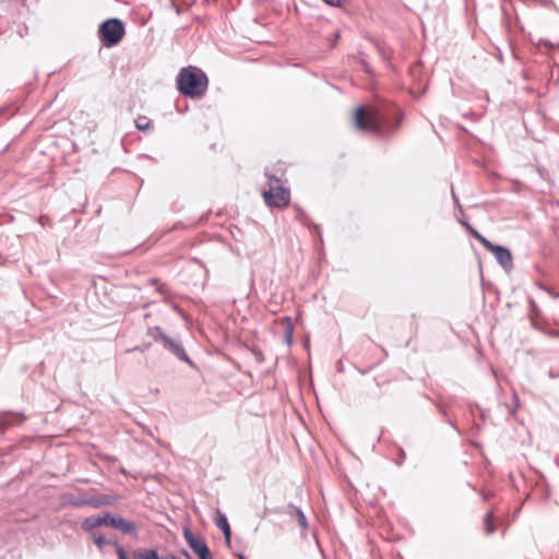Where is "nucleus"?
Instances as JSON below:
<instances>
[{
	"instance_id": "obj_20",
	"label": "nucleus",
	"mask_w": 559,
	"mask_h": 559,
	"mask_svg": "<svg viewBox=\"0 0 559 559\" xmlns=\"http://www.w3.org/2000/svg\"><path fill=\"white\" fill-rule=\"evenodd\" d=\"M144 120H145V118H143V119L140 118L135 121V127L138 130L144 131L150 128V124H151L150 121H144Z\"/></svg>"
},
{
	"instance_id": "obj_12",
	"label": "nucleus",
	"mask_w": 559,
	"mask_h": 559,
	"mask_svg": "<svg viewBox=\"0 0 559 559\" xmlns=\"http://www.w3.org/2000/svg\"><path fill=\"white\" fill-rule=\"evenodd\" d=\"M215 525L223 532L226 543L230 544L231 530L227 518L219 510L216 512Z\"/></svg>"
},
{
	"instance_id": "obj_22",
	"label": "nucleus",
	"mask_w": 559,
	"mask_h": 559,
	"mask_svg": "<svg viewBox=\"0 0 559 559\" xmlns=\"http://www.w3.org/2000/svg\"><path fill=\"white\" fill-rule=\"evenodd\" d=\"M116 552H117L118 559H129L124 549L119 545L116 546Z\"/></svg>"
},
{
	"instance_id": "obj_3",
	"label": "nucleus",
	"mask_w": 559,
	"mask_h": 559,
	"mask_svg": "<svg viewBox=\"0 0 559 559\" xmlns=\"http://www.w3.org/2000/svg\"><path fill=\"white\" fill-rule=\"evenodd\" d=\"M147 334L152 336L155 342L160 343L164 349L171 353L178 359L189 364L190 366L193 365L178 338L166 335L159 326L150 328Z\"/></svg>"
},
{
	"instance_id": "obj_17",
	"label": "nucleus",
	"mask_w": 559,
	"mask_h": 559,
	"mask_svg": "<svg viewBox=\"0 0 559 559\" xmlns=\"http://www.w3.org/2000/svg\"><path fill=\"white\" fill-rule=\"evenodd\" d=\"M467 229L468 231L471 233V235L477 239L485 248H487L488 246H490V241L485 238L481 234H479L476 229H474L473 227H471L469 225H467Z\"/></svg>"
},
{
	"instance_id": "obj_24",
	"label": "nucleus",
	"mask_w": 559,
	"mask_h": 559,
	"mask_svg": "<svg viewBox=\"0 0 559 559\" xmlns=\"http://www.w3.org/2000/svg\"><path fill=\"white\" fill-rule=\"evenodd\" d=\"M542 46L552 47V45H551V44H549V43H548V41H546V40H540V41H539V47H542Z\"/></svg>"
},
{
	"instance_id": "obj_9",
	"label": "nucleus",
	"mask_w": 559,
	"mask_h": 559,
	"mask_svg": "<svg viewBox=\"0 0 559 559\" xmlns=\"http://www.w3.org/2000/svg\"><path fill=\"white\" fill-rule=\"evenodd\" d=\"M110 522V527L116 528L126 535H130L133 538H138V528L134 522L114 514Z\"/></svg>"
},
{
	"instance_id": "obj_1",
	"label": "nucleus",
	"mask_w": 559,
	"mask_h": 559,
	"mask_svg": "<svg viewBox=\"0 0 559 559\" xmlns=\"http://www.w3.org/2000/svg\"><path fill=\"white\" fill-rule=\"evenodd\" d=\"M209 80L205 73L192 66L182 68L177 76V88L192 98L202 97L207 90Z\"/></svg>"
},
{
	"instance_id": "obj_7",
	"label": "nucleus",
	"mask_w": 559,
	"mask_h": 559,
	"mask_svg": "<svg viewBox=\"0 0 559 559\" xmlns=\"http://www.w3.org/2000/svg\"><path fill=\"white\" fill-rule=\"evenodd\" d=\"M486 249L495 255L497 262L506 271H510L512 269V266H513L512 254L508 248L490 243V246H488Z\"/></svg>"
},
{
	"instance_id": "obj_15",
	"label": "nucleus",
	"mask_w": 559,
	"mask_h": 559,
	"mask_svg": "<svg viewBox=\"0 0 559 559\" xmlns=\"http://www.w3.org/2000/svg\"><path fill=\"white\" fill-rule=\"evenodd\" d=\"M492 520H493V512L490 511V512L486 513V515L484 518V531L487 535H491L496 531V526L493 525Z\"/></svg>"
},
{
	"instance_id": "obj_11",
	"label": "nucleus",
	"mask_w": 559,
	"mask_h": 559,
	"mask_svg": "<svg viewBox=\"0 0 559 559\" xmlns=\"http://www.w3.org/2000/svg\"><path fill=\"white\" fill-rule=\"evenodd\" d=\"M115 502V497L110 495L87 496V507L94 509H98L104 506H112Z\"/></svg>"
},
{
	"instance_id": "obj_18",
	"label": "nucleus",
	"mask_w": 559,
	"mask_h": 559,
	"mask_svg": "<svg viewBox=\"0 0 559 559\" xmlns=\"http://www.w3.org/2000/svg\"><path fill=\"white\" fill-rule=\"evenodd\" d=\"M92 533V539L95 543V545L102 549L106 545V539L103 534L91 532Z\"/></svg>"
},
{
	"instance_id": "obj_16",
	"label": "nucleus",
	"mask_w": 559,
	"mask_h": 559,
	"mask_svg": "<svg viewBox=\"0 0 559 559\" xmlns=\"http://www.w3.org/2000/svg\"><path fill=\"white\" fill-rule=\"evenodd\" d=\"M284 322H285L284 338H285V342L287 345H292L293 332H294L293 323H292L290 318H288V317L284 318Z\"/></svg>"
},
{
	"instance_id": "obj_21",
	"label": "nucleus",
	"mask_w": 559,
	"mask_h": 559,
	"mask_svg": "<svg viewBox=\"0 0 559 559\" xmlns=\"http://www.w3.org/2000/svg\"><path fill=\"white\" fill-rule=\"evenodd\" d=\"M322 1L331 7H336V8H341L348 2V0H322Z\"/></svg>"
},
{
	"instance_id": "obj_4",
	"label": "nucleus",
	"mask_w": 559,
	"mask_h": 559,
	"mask_svg": "<svg viewBox=\"0 0 559 559\" xmlns=\"http://www.w3.org/2000/svg\"><path fill=\"white\" fill-rule=\"evenodd\" d=\"M267 176L269 190L263 191L264 202L270 207H284L289 203V191L280 185L276 176L265 174Z\"/></svg>"
},
{
	"instance_id": "obj_19",
	"label": "nucleus",
	"mask_w": 559,
	"mask_h": 559,
	"mask_svg": "<svg viewBox=\"0 0 559 559\" xmlns=\"http://www.w3.org/2000/svg\"><path fill=\"white\" fill-rule=\"evenodd\" d=\"M294 510H295V513L297 515V519H298V523L299 525L302 527V528H307L308 527V523H307V519H306V515L305 513L302 512L301 509L299 508H295L294 507Z\"/></svg>"
},
{
	"instance_id": "obj_25",
	"label": "nucleus",
	"mask_w": 559,
	"mask_h": 559,
	"mask_svg": "<svg viewBox=\"0 0 559 559\" xmlns=\"http://www.w3.org/2000/svg\"><path fill=\"white\" fill-rule=\"evenodd\" d=\"M238 557H239V559H245L242 555H239Z\"/></svg>"
},
{
	"instance_id": "obj_8",
	"label": "nucleus",
	"mask_w": 559,
	"mask_h": 559,
	"mask_svg": "<svg viewBox=\"0 0 559 559\" xmlns=\"http://www.w3.org/2000/svg\"><path fill=\"white\" fill-rule=\"evenodd\" d=\"M110 519H112V513L110 512H105L98 516H88L82 521L81 527L85 532H94L98 526L110 527Z\"/></svg>"
},
{
	"instance_id": "obj_6",
	"label": "nucleus",
	"mask_w": 559,
	"mask_h": 559,
	"mask_svg": "<svg viewBox=\"0 0 559 559\" xmlns=\"http://www.w3.org/2000/svg\"><path fill=\"white\" fill-rule=\"evenodd\" d=\"M183 537L192 551L199 556V559H212V554L206 543L197 537L188 527L183 530Z\"/></svg>"
},
{
	"instance_id": "obj_5",
	"label": "nucleus",
	"mask_w": 559,
	"mask_h": 559,
	"mask_svg": "<svg viewBox=\"0 0 559 559\" xmlns=\"http://www.w3.org/2000/svg\"><path fill=\"white\" fill-rule=\"evenodd\" d=\"M99 35L106 47H111L121 41L124 36V26L119 19H109L99 26Z\"/></svg>"
},
{
	"instance_id": "obj_2",
	"label": "nucleus",
	"mask_w": 559,
	"mask_h": 559,
	"mask_svg": "<svg viewBox=\"0 0 559 559\" xmlns=\"http://www.w3.org/2000/svg\"><path fill=\"white\" fill-rule=\"evenodd\" d=\"M386 123L384 117L371 108L359 106L354 115V124L360 131H368L381 134Z\"/></svg>"
},
{
	"instance_id": "obj_14",
	"label": "nucleus",
	"mask_w": 559,
	"mask_h": 559,
	"mask_svg": "<svg viewBox=\"0 0 559 559\" xmlns=\"http://www.w3.org/2000/svg\"><path fill=\"white\" fill-rule=\"evenodd\" d=\"M135 559H160L154 549L139 548L133 551Z\"/></svg>"
},
{
	"instance_id": "obj_13",
	"label": "nucleus",
	"mask_w": 559,
	"mask_h": 559,
	"mask_svg": "<svg viewBox=\"0 0 559 559\" xmlns=\"http://www.w3.org/2000/svg\"><path fill=\"white\" fill-rule=\"evenodd\" d=\"M61 500L64 506H71L74 508L87 507V496H74L72 493H64Z\"/></svg>"
},
{
	"instance_id": "obj_10",
	"label": "nucleus",
	"mask_w": 559,
	"mask_h": 559,
	"mask_svg": "<svg viewBox=\"0 0 559 559\" xmlns=\"http://www.w3.org/2000/svg\"><path fill=\"white\" fill-rule=\"evenodd\" d=\"M528 304H530L528 319H530L532 328L537 331L546 333L545 324L543 321L542 310L538 308V306L536 305L534 299L531 298L528 300Z\"/></svg>"
},
{
	"instance_id": "obj_23",
	"label": "nucleus",
	"mask_w": 559,
	"mask_h": 559,
	"mask_svg": "<svg viewBox=\"0 0 559 559\" xmlns=\"http://www.w3.org/2000/svg\"><path fill=\"white\" fill-rule=\"evenodd\" d=\"M402 118H403L402 115L399 114L397 117H396V121H395V128H397L400 126V123L402 121Z\"/></svg>"
}]
</instances>
